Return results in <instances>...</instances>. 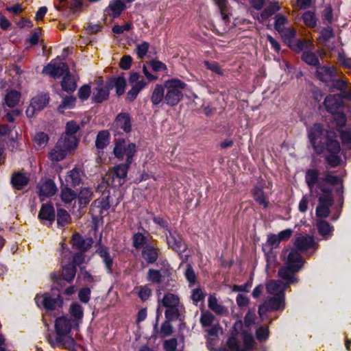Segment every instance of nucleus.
<instances>
[{"label":"nucleus","mask_w":351,"mask_h":351,"mask_svg":"<svg viewBox=\"0 0 351 351\" xmlns=\"http://www.w3.org/2000/svg\"><path fill=\"white\" fill-rule=\"evenodd\" d=\"M71 327V321L66 317L63 316L57 318L55 322L57 336L54 340H50L51 346L66 349L73 348L75 345V341L69 335Z\"/></svg>","instance_id":"1"},{"label":"nucleus","mask_w":351,"mask_h":351,"mask_svg":"<svg viewBox=\"0 0 351 351\" xmlns=\"http://www.w3.org/2000/svg\"><path fill=\"white\" fill-rule=\"evenodd\" d=\"M305 180L308 186L313 189L315 185L322 193L332 190V186L341 182V179L326 171L322 177L316 169H308L306 171Z\"/></svg>","instance_id":"2"},{"label":"nucleus","mask_w":351,"mask_h":351,"mask_svg":"<svg viewBox=\"0 0 351 351\" xmlns=\"http://www.w3.org/2000/svg\"><path fill=\"white\" fill-rule=\"evenodd\" d=\"M308 137L315 152L322 154L330 141H336L335 132L325 131L320 123H315L308 130Z\"/></svg>","instance_id":"3"},{"label":"nucleus","mask_w":351,"mask_h":351,"mask_svg":"<svg viewBox=\"0 0 351 351\" xmlns=\"http://www.w3.org/2000/svg\"><path fill=\"white\" fill-rule=\"evenodd\" d=\"M304 261L295 249H291L287 254L286 260V267H282L278 271V276L280 278L286 281V285L294 282L296 279L294 274L297 272L304 265Z\"/></svg>","instance_id":"4"},{"label":"nucleus","mask_w":351,"mask_h":351,"mask_svg":"<svg viewBox=\"0 0 351 351\" xmlns=\"http://www.w3.org/2000/svg\"><path fill=\"white\" fill-rule=\"evenodd\" d=\"M165 104L173 107L177 106L183 98V90L187 84L178 78L165 81Z\"/></svg>","instance_id":"5"},{"label":"nucleus","mask_w":351,"mask_h":351,"mask_svg":"<svg viewBox=\"0 0 351 351\" xmlns=\"http://www.w3.org/2000/svg\"><path fill=\"white\" fill-rule=\"evenodd\" d=\"M180 303L178 295L170 292L165 293L162 300L158 302L157 317L160 313V308L162 306L166 308L165 315L167 319L171 320L177 318L179 316Z\"/></svg>","instance_id":"6"},{"label":"nucleus","mask_w":351,"mask_h":351,"mask_svg":"<svg viewBox=\"0 0 351 351\" xmlns=\"http://www.w3.org/2000/svg\"><path fill=\"white\" fill-rule=\"evenodd\" d=\"M132 163L125 162L114 167L112 170L105 177L108 185L112 187L122 186L126 180L128 169Z\"/></svg>","instance_id":"7"},{"label":"nucleus","mask_w":351,"mask_h":351,"mask_svg":"<svg viewBox=\"0 0 351 351\" xmlns=\"http://www.w3.org/2000/svg\"><path fill=\"white\" fill-rule=\"evenodd\" d=\"M136 152V146L134 143L126 142L125 140H118L114 144L113 154L119 159L125 158V162L132 163V158Z\"/></svg>","instance_id":"8"},{"label":"nucleus","mask_w":351,"mask_h":351,"mask_svg":"<svg viewBox=\"0 0 351 351\" xmlns=\"http://www.w3.org/2000/svg\"><path fill=\"white\" fill-rule=\"evenodd\" d=\"M76 147L59 139L54 147L49 152L48 156L53 162L64 160Z\"/></svg>","instance_id":"9"},{"label":"nucleus","mask_w":351,"mask_h":351,"mask_svg":"<svg viewBox=\"0 0 351 351\" xmlns=\"http://www.w3.org/2000/svg\"><path fill=\"white\" fill-rule=\"evenodd\" d=\"M128 82L132 85V88L127 93L126 100L132 101L136 98L138 93L147 86V82L136 72L130 73Z\"/></svg>","instance_id":"10"},{"label":"nucleus","mask_w":351,"mask_h":351,"mask_svg":"<svg viewBox=\"0 0 351 351\" xmlns=\"http://www.w3.org/2000/svg\"><path fill=\"white\" fill-rule=\"evenodd\" d=\"M285 294L279 296L268 297L259 306L258 313L261 319L267 311H282L285 308Z\"/></svg>","instance_id":"11"},{"label":"nucleus","mask_w":351,"mask_h":351,"mask_svg":"<svg viewBox=\"0 0 351 351\" xmlns=\"http://www.w3.org/2000/svg\"><path fill=\"white\" fill-rule=\"evenodd\" d=\"M215 321V317L210 312L208 311L202 312L199 322L208 336L217 337L221 330L219 323Z\"/></svg>","instance_id":"12"},{"label":"nucleus","mask_w":351,"mask_h":351,"mask_svg":"<svg viewBox=\"0 0 351 351\" xmlns=\"http://www.w3.org/2000/svg\"><path fill=\"white\" fill-rule=\"evenodd\" d=\"M254 340L252 335L243 333V343L239 342L234 337L228 341V346L230 351H251L254 347Z\"/></svg>","instance_id":"13"},{"label":"nucleus","mask_w":351,"mask_h":351,"mask_svg":"<svg viewBox=\"0 0 351 351\" xmlns=\"http://www.w3.org/2000/svg\"><path fill=\"white\" fill-rule=\"evenodd\" d=\"M333 204L332 190L323 193L319 197V204L316 208L315 214L317 218H326L330 214V207Z\"/></svg>","instance_id":"14"},{"label":"nucleus","mask_w":351,"mask_h":351,"mask_svg":"<svg viewBox=\"0 0 351 351\" xmlns=\"http://www.w3.org/2000/svg\"><path fill=\"white\" fill-rule=\"evenodd\" d=\"M69 71L67 64L60 59H55L51 61L43 70V73L49 75L54 78L66 75Z\"/></svg>","instance_id":"15"},{"label":"nucleus","mask_w":351,"mask_h":351,"mask_svg":"<svg viewBox=\"0 0 351 351\" xmlns=\"http://www.w3.org/2000/svg\"><path fill=\"white\" fill-rule=\"evenodd\" d=\"M35 301L38 306H43L47 310H53L58 306L62 305V300L60 295L52 298L49 293L37 295Z\"/></svg>","instance_id":"16"},{"label":"nucleus","mask_w":351,"mask_h":351,"mask_svg":"<svg viewBox=\"0 0 351 351\" xmlns=\"http://www.w3.org/2000/svg\"><path fill=\"white\" fill-rule=\"evenodd\" d=\"M325 149L329 153V154L326 156V162L332 167L338 166L341 160L340 156L338 155L341 150L339 143L337 140L330 141L327 144V147H325Z\"/></svg>","instance_id":"17"},{"label":"nucleus","mask_w":351,"mask_h":351,"mask_svg":"<svg viewBox=\"0 0 351 351\" xmlns=\"http://www.w3.org/2000/svg\"><path fill=\"white\" fill-rule=\"evenodd\" d=\"M109 195L103 194L101 197L97 199L91 204L90 210L92 213L96 217H100L102 218L104 215H106L108 210L110 207Z\"/></svg>","instance_id":"18"},{"label":"nucleus","mask_w":351,"mask_h":351,"mask_svg":"<svg viewBox=\"0 0 351 351\" xmlns=\"http://www.w3.org/2000/svg\"><path fill=\"white\" fill-rule=\"evenodd\" d=\"M294 247L298 253L300 252H306L308 250H315V243L314 238L306 234H299L295 239Z\"/></svg>","instance_id":"19"},{"label":"nucleus","mask_w":351,"mask_h":351,"mask_svg":"<svg viewBox=\"0 0 351 351\" xmlns=\"http://www.w3.org/2000/svg\"><path fill=\"white\" fill-rule=\"evenodd\" d=\"M37 187L38 189V195L41 201H43L45 197L53 196L57 191L55 182L50 179L41 180Z\"/></svg>","instance_id":"20"},{"label":"nucleus","mask_w":351,"mask_h":351,"mask_svg":"<svg viewBox=\"0 0 351 351\" xmlns=\"http://www.w3.org/2000/svg\"><path fill=\"white\" fill-rule=\"evenodd\" d=\"M169 235H166L168 245L179 254L186 251V245L180 235L176 231L168 230Z\"/></svg>","instance_id":"21"},{"label":"nucleus","mask_w":351,"mask_h":351,"mask_svg":"<svg viewBox=\"0 0 351 351\" xmlns=\"http://www.w3.org/2000/svg\"><path fill=\"white\" fill-rule=\"evenodd\" d=\"M326 110L332 114L338 112L343 106V101L341 95H329L324 101Z\"/></svg>","instance_id":"22"},{"label":"nucleus","mask_w":351,"mask_h":351,"mask_svg":"<svg viewBox=\"0 0 351 351\" xmlns=\"http://www.w3.org/2000/svg\"><path fill=\"white\" fill-rule=\"evenodd\" d=\"M78 130L79 126L75 122L73 121L68 122L66 125V131L62 134L60 139H63V141L77 147L78 140L76 138L75 134Z\"/></svg>","instance_id":"23"},{"label":"nucleus","mask_w":351,"mask_h":351,"mask_svg":"<svg viewBox=\"0 0 351 351\" xmlns=\"http://www.w3.org/2000/svg\"><path fill=\"white\" fill-rule=\"evenodd\" d=\"M93 241L92 238H84L80 234L75 233L72 237V244L74 247L81 251H86L91 247Z\"/></svg>","instance_id":"24"},{"label":"nucleus","mask_w":351,"mask_h":351,"mask_svg":"<svg viewBox=\"0 0 351 351\" xmlns=\"http://www.w3.org/2000/svg\"><path fill=\"white\" fill-rule=\"evenodd\" d=\"M151 102L154 106H158L160 104H165V84H156L152 93Z\"/></svg>","instance_id":"25"},{"label":"nucleus","mask_w":351,"mask_h":351,"mask_svg":"<svg viewBox=\"0 0 351 351\" xmlns=\"http://www.w3.org/2000/svg\"><path fill=\"white\" fill-rule=\"evenodd\" d=\"M96 252L102 258L103 263L105 265L107 272L109 274L112 273L113 260L110 255L108 248L99 244L96 250Z\"/></svg>","instance_id":"26"},{"label":"nucleus","mask_w":351,"mask_h":351,"mask_svg":"<svg viewBox=\"0 0 351 351\" xmlns=\"http://www.w3.org/2000/svg\"><path fill=\"white\" fill-rule=\"evenodd\" d=\"M38 218L43 221L51 224L55 220V210L52 204H43L38 213Z\"/></svg>","instance_id":"27"},{"label":"nucleus","mask_w":351,"mask_h":351,"mask_svg":"<svg viewBox=\"0 0 351 351\" xmlns=\"http://www.w3.org/2000/svg\"><path fill=\"white\" fill-rule=\"evenodd\" d=\"M114 125L117 129H121L125 133L130 132L132 125L129 114L125 112L119 114L115 119Z\"/></svg>","instance_id":"28"},{"label":"nucleus","mask_w":351,"mask_h":351,"mask_svg":"<svg viewBox=\"0 0 351 351\" xmlns=\"http://www.w3.org/2000/svg\"><path fill=\"white\" fill-rule=\"evenodd\" d=\"M315 75L319 80L324 82H328L329 81H331L332 78L335 76V67L333 66H319L317 69Z\"/></svg>","instance_id":"29"},{"label":"nucleus","mask_w":351,"mask_h":351,"mask_svg":"<svg viewBox=\"0 0 351 351\" xmlns=\"http://www.w3.org/2000/svg\"><path fill=\"white\" fill-rule=\"evenodd\" d=\"M287 286L280 280H271L266 285L267 291L274 296H279L285 294V290Z\"/></svg>","instance_id":"30"},{"label":"nucleus","mask_w":351,"mask_h":351,"mask_svg":"<svg viewBox=\"0 0 351 351\" xmlns=\"http://www.w3.org/2000/svg\"><path fill=\"white\" fill-rule=\"evenodd\" d=\"M110 89L108 86L99 84L95 88L93 93V100L96 103H101L108 98Z\"/></svg>","instance_id":"31"},{"label":"nucleus","mask_w":351,"mask_h":351,"mask_svg":"<svg viewBox=\"0 0 351 351\" xmlns=\"http://www.w3.org/2000/svg\"><path fill=\"white\" fill-rule=\"evenodd\" d=\"M142 257L148 263L151 264L156 261L158 257V249L152 245H145L141 252Z\"/></svg>","instance_id":"32"},{"label":"nucleus","mask_w":351,"mask_h":351,"mask_svg":"<svg viewBox=\"0 0 351 351\" xmlns=\"http://www.w3.org/2000/svg\"><path fill=\"white\" fill-rule=\"evenodd\" d=\"M83 173L77 168H73L69 171L65 178V181L68 184L75 186L79 185L82 180Z\"/></svg>","instance_id":"33"},{"label":"nucleus","mask_w":351,"mask_h":351,"mask_svg":"<svg viewBox=\"0 0 351 351\" xmlns=\"http://www.w3.org/2000/svg\"><path fill=\"white\" fill-rule=\"evenodd\" d=\"M125 5L121 0H112L110 1L106 11L113 18L118 17L125 9Z\"/></svg>","instance_id":"34"},{"label":"nucleus","mask_w":351,"mask_h":351,"mask_svg":"<svg viewBox=\"0 0 351 351\" xmlns=\"http://www.w3.org/2000/svg\"><path fill=\"white\" fill-rule=\"evenodd\" d=\"M208 308L217 315H225L228 313L227 308L218 302L214 295H210L208 300Z\"/></svg>","instance_id":"35"},{"label":"nucleus","mask_w":351,"mask_h":351,"mask_svg":"<svg viewBox=\"0 0 351 351\" xmlns=\"http://www.w3.org/2000/svg\"><path fill=\"white\" fill-rule=\"evenodd\" d=\"M80 207H85L93 197V191L90 187L82 188L77 196Z\"/></svg>","instance_id":"36"},{"label":"nucleus","mask_w":351,"mask_h":351,"mask_svg":"<svg viewBox=\"0 0 351 351\" xmlns=\"http://www.w3.org/2000/svg\"><path fill=\"white\" fill-rule=\"evenodd\" d=\"M11 182L14 188L20 190L28 184L29 178L25 173L18 172L13 174Z\"/></svg>","instance_id":"37"},{"label":"nucleus","mask_w":351,"mask_h":351,"mask_svg":"<svg viewBox=\"0 0 351 351\" xmlns=\"http://www.w3.org/2000/svg\"><path fill=\"white\" fill-rule=\"evenodd\" d=\"M61 86L62 90L67 93H72L76 89V82L69 72L64 75L61 82Z\"/></svg>","instance_id":"38"},{"label":"nucleus","mask_w":351,"mask_h":351,"mask_svg":"<svg viewBox=\"0 0 351 351\" xmlns=\"http://www.w3.org/2000/svg\"><path fill=\"white\" fill-rule=\"evenodd\" d=\"M20 97V92L15 90H10L8 91L7 94L5 95L4 101L8 107L13 108L18 104Z\"/></svg>","instance_id":"39"},{"label":"nucleus","mask_w":351,"mask_h":351,"mask_svg":"<svg viewBox=\"0 0 351 351\" xmlns=\"http://www.w3.org/2000/svg\"><path fill=\"white\" fill-rule=\"evenodd\" d=\"M76 274V267L73 264H68L62 266V279L68 282H71Z\"/></svg>","instance_id":"40"},{"label":"nucleus","mask_w":351,"mask_h":351,"mask_svg":"<svg viewBox=\"0 0 351 351\" xmlns=\"http://www.w3.org/2000/svg\"><path fill=\"white\" fill-rule=\"evenodd\" d=\"M61 200L64 204H70L77 198V193L71 189L64 186L61 189Z\"/></svg>","instance_id":"41"},{"label":"nucleus","mask_w":351,"mask_h":351,"mask_svg":"<svg viewBox=\"0 0 351 351\" xmlns=\"http://www.w3.org/2000/svg\"><path fill=\"white\" fill-rule=\"evenodd\" d=\"M316 226L319 234L323 237L331 235L333 230L332 227L326 221L322 219L316 221Z\"/></svg>","instance_id":"42"},{"label":"nucleus","mask_w":351,"mask_h":351,"mask_svg":"<svg viewBox=\"0 0 351 351\" xmlns=\"http://www.w3.org/2000/svg\"><path fill=\"white\" fill-rule=\"evenodd\" d=\"M109 132L106 130L101 131L98 133L95 141L96 147L98 149H104L109 144Z\"/></svg>","instance_id":"43"},{"label":"nucleus","mask_w":351,"mask_h":351,"mask_svg":"<svg viewBox=\"0 0 351 351\" xmlns=\"http://www.w3.org/2000/svg\"><path fill=\"white\" fill-rule=\"evenodd\" d=\"M133 246L136 249L144 247L148 245V238L141 232L135 233L132 237Z\"/></svg>","instance_id":"44"},{"label":"nucleus","mask_w":351,"mask_h":351,"mask_svg":"<svg viewBox=\"0 0 351 351\" xmlns=\"http://www.w3.org/2000/svg\"><path fill=\"white\" fill-rule=\"evenodd\" d=\"M280 34L284 42L289 45L295 38L296 31L293 28L287 27Z\"/></svg>","instance_id":"45"},{"label":"nucleus","mask_w":351,"mask_h":351,"mask_svg":"<svg viewBox=\"0 0 351 351\" xmlns=\"http://www.w3.org/2000/svg\"><path fill=\"white\" fill-rule=\"evenodd\" d=\"M49 96L46 94L38 95L32 98L31 102L38 109H43L49 102Z\"/></svg>","instance_id":"46"},{"label":"nucleus","mask_w":351,"mask_h":351,"mask_svg":"<svg viewBox=\"0 0 351 351\" xmlns=\"http://www.w3.org/2000/svg\"><path fill=\"white\" fill-rule=\"evenodd\" d=\"M76 99L73 96H66L63 98L62 104L58 106V110L63 113L64 109L73 108L75 105Z\"/></svg>","instance_id":"47"},{"label":"nucleus","mask_w":351,"mask_h":351,"mask_svg":"<svg viewBox=\"0 0 351 351\" xmlns=\"http://www.w3.org/2000/svg\"><path fill=\"white\" fill-rule=\"evenodd\" d=\"M114 86L116 88L117 95H122L125 93V88L126 86V81L123 77H117L112 80Z\"/></svg>","instance_id":"48"},{"label":"nucleus","mask_w":351,"mask_h":351,"mask_svg":"<svg viewBox=\"0 0 351 351\" xmlns=\"http://www.w3.org/2000/svg\"><path fill=\"white\" fill-rule=\"evenodd\" d=\"M280 7L278 5L277 3H272L266 8L261 14V17L263 20H267L270 16H271L276 12L280 10Z\"/></svg>","instance_id":"49"},{"label":"nucleus","mask_w":351,"mask_h":351,"mask_svg":"<svg viewBox=\"0 0 351 351\" xmlns=\"http://www.w3.org/2000/svg\"><path fill=\"white\" fill-rule=\"evenodd\" d=\"M254 198L255 201L264 208L267 207L268 202L265 199L264 193L261 188L255 187L253 191Z\"/></svg>","instance_id":"50"},{"label":"nucleus","mask_w":351,"mask_h":351,"mask_svg":"<svg viewBox=\"0 0 351 351\" xmlns=\"http://www.w3.org/2000/svg\"><path fill=\"white\" fill-rule=\"evenodd\" d=\"M302 59L308 64L316 66L319 64V60L315 53L305 51L303 52Z\"/></svg>","instance_id":"51"},{"label":"nucleus","mask_w":351,"mask_h":351,"mask_svg":"<svg viewBox=\"0 0 351 351\" xmlns=\"http://www.w3.org/2000/svg\"><path fill=\"white\" fill-rule=\"evenodd\" d=\"M309 44V41L307 40H302V39H294L293 41L291 42L289 45V47L295 51H301L303 50L304 48L307 47Z\"/></svg>","instance_id":"52"},{"label":"nucleus","mask_w":351,"mask_h":351,"mask_svg":"<svg viewBox=\"0 0 351 351\" xmlns=\"http://www.w3.org/2000/svg\"><path fill=\"white\" fill-rule=\"evenodd\" d=\"M288 23L287 18L282 14H276L275 16L274 28L280 34L286 27L285 25Z\"/></svg>","instance_id":"53"},{"label":"nucleus","mask_w":351,"mask_h":351,"mask_svg":"<svg viewBox=\"0 0 351 351\" xmlns=\"http://www.w3.org/2000/svg\"><path fill=\"white\" fill-rule=\"evenodd\" d=\"M69 220L70 215L66 210L62 208H60L58 210L57 222L59 226H65L67 223H69Z\"/></svg>","instance_id":"54"},{"label":"nucleus","mask_w":351,"mask_h":351,"mask_svg":"<svg viewBox=\"0 0 351 351\" xmlns=\"http://www.w3.org/2000/svg\"><path fill=\"white\" fill-rule=\"evenodd\" d=\"M302 19L304 24L310 27H313L317 24V19L314 12L306 11L303 14Z\"/></svg>","instance_id":"55"},{"label":"nucleus","mask_w":351,"mask_h":351,"mask_svg":"<svg viewBox=\"0 0 351 351\" xmlns=\"http://www.w3.org/2000/svg\"><path fill=\"white\" fill-rule=\"evenodd\" d=\"M69 312L75 319H81L83 317V308L77 303H73L71 305Z\"/></svg>","instance_id":"56"},{"label":"nucleus","mask_w":351,"mask_h":351,"mask_svg":"<svg viewBox=\"0 0 351 351\" xmlns=\"http://www.w3.org/2000/svg\"><path fill=\"white\" fill-rule=\"evenodd\" d=\"M340 138L342 144L348 149H351V129L340 130Z\"/></svg>","instance_id":"57"},{"label":"nucleus","mask_w":351,"mask_h":351,"mask_svg":"<svg viewBox=\"0 0 351 351\" xmlns=\"http://www.w3.org/2000/svg\"><path fill=\"white\" fill-rule=\"evenodd\" d=\"M215 4L217 5L220 10L221 16L223 20H226L228 16V10L227 8V1L226 0H213Z\"/></svg>","instance_id":"58"},{"label":"nucleus","mask_w":351,"mask_h":351,"mask_svg":"<svg viewBox=\"0 0 351 351\" xmlns=\"http://www.w3.org/2000/svg\"><path fill=\"white\" fill-rule=\"evenodd\" d=\"M149 44L147 42H142L136 45V53L137 54L138 58H143L149 49Z\"/></svg>","instance_id":"59"},{"label":"nucleus","mask_w":351,"mask_h":351,"mask_svg":"<svg viewBox=\"0 0 351 351\" xmlns=\"http://www.w3.org/2000/svg\"><path fill=\"white\" fill-rule=\"evenodd\" d=\"M79 278H81L88 284L94 283L100 280V278L99 276H93L86 270H81L79 274Z\"/></svg>","instance_id":"60"},{"label":"nucleus","mask_w":351,"mask_h":351,"mask_svg":"<svg viewBox=\"0 0 351 351\" xmlns=\"http://www.w3.org/2000/svg\"><path fill=\"white\" fill-rule=\"evenodd\" d=\"M332 114L333 116V121L339 128L345 126L346 123V117L343 113L337 112Z\"/></svg>","instance_id":"61"},{"label":"nucleus","mask_w":351,"mask_h":351,"mask_svg":"<svg viewBox=\"0 0 351 351\" xmlns=\"http://www.w3.org/2000/svg\"><path fill=\"white\" fill-rule=\"evenodd\" d=\"M269 332L267 327L260 326L256 331V339L260 341H265L269 337Z\"/></svg>","instance_id":"62"},{"label":"nucleus","mask_w":351,"mask_h":351,"mask_svg":"<svg viewBox=\"0 0 351 351\" xmlns=\"http://www.w3.org/2000/svg\"><path fill=\"white\" fill-rule=\"evenodd\" d=\"M334 37L333 29L330 27L324 28L320 32L319 39L323 40L326 45V43L332 38Z\"/></svg>","instance_id":"63"},{"label":"nucleus","mask_w":351,"mask_h":351,"mask_svg":"<svg viewBox=\"0 0 351 351\" xmlns=\"http://www.w3.org/2000/svg\"><path fill=\"white\" fill-rule=\"evenodd\" d=\"M48 140L49 138L47 134L44 132L36 133L34 136L35 143L39 147H45L47 145Z\"/></svg>","instance_id":"64"}]
</instances>
